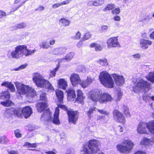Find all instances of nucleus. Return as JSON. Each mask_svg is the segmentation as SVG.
<instances>
[{
	"instance_id": "obj_1",
	"label": "nucleus",
	"mask_w": 154,
	"mask_h": 154,
	"mask_svg": "<svg viewBox=\"0 0 154 154\" xmlns=\"http://www.w3.org/2000/svg\"><path fill=\"white\" fill-rule=\"evenodd\" d=\"M36 51L35 49L29 50L27 49L26 45H20L15 48V50L11 52V55L12 58L19 59L23 55L26 56H29L34 54Z\"/></svg>"
},
{
	"instance_id": "obj_2",
	"label": "nucleus",
	"mask_w": 154,
	"mask_h": 154,
	"mask_svg": "<svg viewBox=\"0 0 154 154\" xmlns=\"http://www.w3.org/2000/svg\"><path fill=\"white\" fill-rule=\"evenodd\" d=\"M88 148L86 145L83 146V149L80 151V154H94L96 153L100 150L99 146L100 144L99 141L94 139L89 140L87 143Z\"/></svg>"
},
{
	"instance_id": "obj_3",
	"label": "nucleus",
	"mask_w": 154,
	"mask_h": 154,
	"mask_svg": "<svg viewBox=\"0 0 154 154\" xmlns=\"http://www.w3.org/2000/svg\"><path fill=\"white\" fill-rule=\"evenodd\" d=\"M63 104L59 103L57 104V106L55 108V110L58 109L60 113L59 108H60L66 111L68 116L69 122L75 125L79 118V112L78 111H74L72 109H68L66 106Z\"/></svg>"
},
{
	"instance_id": "obj_4",
	"label": "nucleus",
	"mask_w": 154,
	"mask_h": 154,
	"mask_svg": "<svg viewBox=\"0 0 154 154\" xmlns=\"http://www.w3.org/2000/svg\"><path fill=\"white\" fill-rule=\"evenodd\" d=\"M33 81L37 86L42 88H45L48 85L47 89L48 90H54V88L49 82L44 79L40 73L37 72L34 73Z\"/></svg>"
},
{
	"instance_id": "obj_5",
	"label": "nucleus",
	"mask_w": 154,
	"mask_h": 154,
	"mask_svg": "<svg viewBox=\"0 0 154 154\" xmlns=\"http://www.w3.org/2000/svg\"><path fill=\"white\" fill-rule=\"evenodd\" d=\"M99 79L101 83L108 88L114 87V83L111 75L105 71L101 72L99 75Z\"/></svg>"
},
{
	"instance_id": "obj_6",
	"label": "nucleus",
	"mask_w": 154,
	"mask_h": 154,
	"mask_svg": "<svg viewBox=\"0 0 154 154\" xmlns=\"http://www.w3.org/2000/svg\"><path fill=\"white\" fill-rule=\"evenodd\" d=\"M134 144L129 140H125L122 144H117L116 147L118 151L122 153L127 154L130 152L133 148Z\"/></svg>"
},
{
	"instance_id": "obj_7",
	"label": "nucleus",
	"mask_w": 154,
	"mask_h": 154,
	"mask_svg": "<svg viewBox=\"0 0 154 154\" xmlns=\"http://www.w3.org/2000/svg\"><path fill=\"white\" fill-rule=\"evenodd\" d=\"M114 119L117 122L124 125L126 120L123 114L118 109H114L112 112Z\"/></svg>"
},
{
	"instance_id": "obj_8",
	"label": "nucleus",
	"mask_w": 154,
	"mask_h": 154,
	"mask_svg": "<svg viewBox=\"0 0 154 154\" xmlns=\"http://www.w3.org/2000/svg\"><path fill=\"white\" fill-rule=\"evenodd\" d=\"M100 93V91L98 89H92L88 92V97L94 102L96 103L99 102Z\"/></svg>"
},
{
	"instance_id": "obj_9",
	"label": "nucleus",
	"mask_w": 154,
	"mask_h": 154,
	"mask_svg": "<svg viewBox=\"0 0 154 154\" xmlns=\"http://www.w3.org/2000/svg\"><path fill=\"white\" fill-rule=\"evenodd\" d=\"M136 86L144 91L145 93L147 92L151 89L150 83L143 80H140L138 82Z\"/></svg>"
},
{
	"instance_id": "obj_10",
	"label": "nucleus",
	"mask_w": 154,
	"mask_h": 154,
	"mask_svg": "<svg viewBox=\"0 0 154 154\" xmlns=\"http://www.w3.org/2000/svg\"><path fill=\"white\" fill-rule=\"evenodd\" d=\"M17 91L20 95H25L28 92L29 87L20 83H18L16 84Z\"/></svg>"
},
{
	"instance_id": "obj_11",
	"label": "nucleus",
	"mask_w": 154,
	"mask_h": 154,
	"mask_svg": "<svg viewBox=\"0 0 154 154\" xmlns=\"http://www.w3.org/2000/svg\"><path fill=\"white\" fill-rule=\"evenodd\" d=\"M106 44L109 48H115L118 46L119 44L118 40V37H112L107 40Z\"/></svg>"
},
{
	"instance_id": "obj_12",
	"label": "nucleus",
	"mask_w": 154,
	"mask_h": 154,
	"mask_svg": "<svg viewBox=\"0 0 154 154\" xmlns=\"http://www.w3.org/2000/svg\"><path fill=\"white\" fill-rule=\"evenodd\" d=\"M112 99L111 95L107 93L101 94L99 102L101 104L103 103L109 101H111Z\"/></svg>"
},
{
	"instance_id": "obj_13",
	"label": "nucleus",
	"mask_w": 154,
	"mask_h": 154,
	"mask_svg": "<svg viewBox=\"0 0 154 154\" xmlns=\"http://www.w3.org/2000/svg\"><path fill=\"white\" fill-rule=\"evenodd\" d=\"M48 104L47 102H39L36 103L35 107L37 111L39 113H42L47 109Z\"/></svg>"
},
{
	"instance_id": "obj_14",
	"label": "nucleus",
	"mask_w": 154,
	"mask_h": 154,
	"mask_svg": "<svg viewBox=\"0 0 154 154\" xmlns=\"http://www.w3.org/2000/svg\"><path fill=\"white\" fill-rule=\"evenodd\" d=\"M26 0H15L11 7V12H14L21 7L26 1Z\"/></svg>"
},
{
	"instance_id": "obj_15",
	"label": "nucleus",
	"mask_w": 154,
	"mask_h": 154,
	"mask_svg": "<svg viewBox=\"0 0 154 154\" xmlns=\"http://www.w3.org/2000/svg\"><path fill=\"white\" fill-rule=\"evenodd\" d=\"M70 79L72 84L73 86H76L81 82V80L79 75L75 73L72 74L70 77Z\"/></svg>"
},
{
	"instance_id": "obj_16",
	"label": "nucleus",
	"mask_w": 154,
	"mask_h": 154,
	"mask_svg": "<svg viewBox=\"0 0 154 154\" xmlns=\"http://www.w3.org/2000/svg\"><path fill=\"white\" fill-rule=\"evenodd\" d=\"M152 44V42L149 40L141 39L140 41V46L143 49H147L148 48V46L151 45Z\"/></svg>"
},
{
	"instance_id": "obj_17",
	"label": "nucleus",
	"mask_w": 154,
	"mask_h": 154,
	"mask_svg": "<svg viewBox=\"0 0 154 154\" xmlns=\"http://www.w3.org/2000/svg\"><path fill=\"white\" fill-rule=\"evenodd\" d=\"M77 97L75 99V101L79 102L82 104L84 103V100L85 98V96L84 95L82 91L78 89L76 91Z\"/></svg>"
},
{
	"instance_id": "obj_18",
	"label": "nucleus",
	"mask_w": 154,
	"mask_h": 154,
	"mask_svg": "<svg viewBox=\"0 0 154 154\" xmlns=\"http://www.w3.org/2000/svg\"><path fill=\"white\" fill-rule=\"evenodd\" d=\"M22 115L25 118L27 119L29 117L32 113V108L29 106H26L22 109Z\"/></svg>"
},
{
	"instance_id": "obj_19",
	"label": "nucleus",
	"mask_w": 154,
	"mask_h": 154,
	"mask_svg": "<svg viewBox=\"0 0 154 154\" xmlns=\"http://www.w3.org/2000/svg\"><path fill=\"white\" fill-rule=\"evenodd\" d=\"M55 94L58 100V102L60 103H63L64 94L61 90L57 89L55 91Z\"/></svg>"
},
{
	"instance_id": "obj_20",
	"label": "nucleus",
	"mask_w": 154,
	"mask_h": 154,
	"mask_svg": "<svg viewBox=\"0 0 154 154\" xmlns=\"http://www.w3.org/2000/svg\"><path fill=\"white\" fill-rule=\"evenodd\" d=\"M116 84L119 86H120L124 83V79L123 76L115 75L113 76Z\"/></svg>"
},
{
	"instance_id": "obj_21",
	"label": "nucleus",
	"mask_w": 154,
	"mask_h": 154,
	"mask_svg": "<svg viewBox=\"0 0 154 154\" xmlns=\"http://www.w3.org/2000/svg\"><path fill=\"white\" fill-rule=\"evenodd\" d=\"M67 94V98L70 100H73L76 98L75 91L72 88L69 89L66 91Z\"/></svg>"
},
{
	"instance_id": "obj_22",
	"label": "nucleus",
	"mask_w": 154,
	"mask_h": 154,
	"mask_svg": "<svg viewBox=\"0 0 154 154\" xmlns=\"http://www.w3.org/2000/svg\"><path fill=\"white\" fill-rule=\"evenodd\" d=\"M57 84L60 88L65 90L68 86L67 82L63 78L57 80Z\"/></svg>"
},
{
	"instance_id": "obj_23",
	"label": "nucleus",
	"mask_w": 154,
	"mask_h": 154,
	"mask_svg": "<svg viewBox=\"0 0 154 154\" xmlns=\"http://www.w3.org/2000/svg\"><path fill=\"white\" fill-rule=\"evenodd\" d=\"M146 124L144 123H140L137 128V131L138 133L142 134L146 133Z\"/></svg>"
},
{
	"instance_id": "obj_24",
	"label": "nucleus",
	"mask_w": 154,
	"mask_h": 154,
	"mask_svg": "<svg viewBox=\"0 0 154 154\" xmlns=\"http://www.w3.org/2000/svg\"><path fill=\"white\" fill-rule=\"evenodd\" d=\"M1 85L2 86L7 87L13 92L15 91V89L14 85L11 82L4 81L1 84Z\"/></svg>"
},
{
	"instance_id": "obj_25",
	"label": "nucleus",
	"mask_w": 154,
	"mask_h": 154,
	"mask_svg": "<svg viewBox=\"0 0 154 154\" xmlns=\"http://www.w3.org/2000/svg\"><path fill=\"white\" fill-rule=\"evenodd\" d=\"M60 113H59V110L58 109L55 110L54 115V118L53 120V122L54 124L56 125H59L60 124L59 119V116Z\"/></svg>"
},
{
	"instance_id": "obj_26",
	"label": "nucleus",
	"mask_w": 154,
	"mask_h": 154,
	"mask_svg": "<svg viewBox=\"0 0 154 154\" xmlns=\"http://www.w3.org/2000/svg\"><path fill=\"white\" fill-rule=\"evenodd\" d=\"M41 118H48L50 119L52 115L51 112L50 111L49 108H47L43 111Z\"/></svg>"
},
{
	"instance_id": "obj_27",
	"label": "nucleus",
	"mask_w": 154,
	"mask_h": 154,
	"mask_svg": "<svg viewBox=\"0 0 154 154\" xmlns=\"http://www.w3.org/2000/svg\"><path fill=\"white\" fill-rule=\"evenodd\" d=\"M146 126L149 131L154 134V121L152 120L148 122L146 124Z\"/></svg>"
},
{
	"instance_id": "obj_28",
	"label": "nucleus",
	"mask_w": 154,
	"mask_h": 154,
	"mask_svg": "<svg viewBox=\"0 0 154 154\" xmlns=\"http://www.w3.org/2000/svg\"><path fill=\"white\" fill-rule=\"evenodd\" d=\"M26 94L27 97L31 98H33L37 95L36 91L35 89L30 87Z\"/></svg>"
},
{
	"instance_id": "obj_29",
	"label": "nucleus",
	"mask_w": 154,
	"mask_h": 154,
	"mask_svg": "<svg viewBox=\"0 0 154 154\" xmlns=\"http://www.w3.org/2000/svg\"><path fill=\"white\" fill-rule=\"evenodd\" d=\"M5 113L9 118H13L14 117V108L13 107H11L6 109Z\"/></svg>"
},
{
	"instance_id": "obj_30",
	"label": "nucleus",
	"mask_w": 154,
	"mask_h": 154,
	"mask_svg": "<svg viewBox=\"0 0 154 154\" xmlns=\"http://www.w3.org/2000/svg\"><path fill=\"white\" fill-rule=\"evenodd\" d=\"M0 98L3 99L9 100L10 98V95L8 91H5L0 93Z\"/></svg>"
},
{
	"instance_id": "obj_31",
	"label": "nucleus",
	"mask_w": 154,
	"mask_h": 154,
	"mask_svg": "<svg viewBox=\"0 0 154 154\" xmlns=\"http://www.w3.org/2000/svg\"><path fill=\"white\" fill-rule=\"evenodd\" d=\"M26 26V23L24 22H21L13 26L12 27V30H16L18 29H21L25 28Z\"/></svg>"
},
{
	"instance_id": "obj_32",
	"label": "nucleus",
	"mask_w": 154,
	"mask_h": 154,
	"mask_svg": "<svg viewBox=\"0 0 154 154\" xmlns=\"http://www.w3.org/2000/svg\"><path fill=\"white\" fill-rule=\"evenodd\" d=\"M90 47L91 48H94L96 51H101L103 48L101 45L94 42L91 43L90 45Z\"/></svg>"
},
{
	"instance_id": "obj_33",
	"label": "nucleus",
	"mask_w": 154,
	"mask_h": 154,
	"mask_svg": "<svg viewBox=\"0 0 154 154\" xmlns=\"http://www.w3.org/2000/svg\"><path fill=\"white\" fill-rule=\"evenodd\" d=\"M96 108L94 106L91 107H90L88 110L86 112V114L87 115L89 119H91L93 117L92 115L93 114L94 112L96 111Z\"/></svg>"
},
{
	"instance_id": "obj_34",
	"label": "nucleus",
	"mask_w": 154,
	"mask_h": 154,
	"mask_svg": "<svg viewBox=\"0 0 154 154\" xmlns=\"http://www.w3.org/2000/svg\"><path fill=\"white\" fill-rule=\"evenodd\" d=\"M59 23L62 26H66L69 25L70 22L69 21L65 18H61L59 20Z\"/></svg>"
},
{
	"instance_id": "obj_35",
	"label": "nucleus",
	"mask_w": 154,
	"mask_h": 154,
	"mask_svg": "<svg viewBox=\"0 0 154 154\" xmlns=\"http://www.w3.org/2000/svg\"><path fill=\"white\" fill-rule=\"evenodd\" d=\"M0 103L3 106L8 107L14 105V103L12 101L8 99L6 100L5 101L1 102Z\"/></svg>"
},
{
	"instance_id": "obj_36",
	"label": "nucleus",
	"mask_w": 154,
	"mask_h": 154,
	"mask_svg": "<svg viewBox=\"0 0 154 154\" xmlns=\"http://www.w3.org/2000/svg\"><path fill=\"white\" fill-rule=\"evenodd\" d=\"M66 50V49L65 48H57L54 49V53L56 55L61 54L64 53Z\"/></svg>"
},
{
	"instance_id": "obj_37",
	"label": "nucleus",
	"mask_w": 154,
	"mask_h": 154,
	"mask_svg": "<svg viewBox=\"0 0 154 154\" xmlns=\"http://www.w3.org/2000/svg\"><path fill=\"white\" fill-rule=\"evenodd\" d=\"M60 67L59 64L57 65L56 67L53 70H51L49 74L50 78L54 77L55 76L56 72L58 70Z\"/></svg>"
},
{
	"instance_id": "obj_38",
	"label": "nucleus",
	"mask_w": 154,
	"mask_h": 154,
	"mask_svg": "<svg viewBox=\"0 0 154 154\" xmlns=\"http://www.w3.org/2000/svg\"><path fill=\"white\" fill-rule=\"evenodd\" d=\"M97 62L103 66H106L108 65L107 60L106 58L100 59Z\"/></svg>"
},
{
	"instance_id": "obj_39",
	"label": "nucleus",
	"mask_w": 154,
	"mask_h": 154,
	"mask_svg": "<svg viewBox=\"0 0 154 154\" xmlns=\"http://www.w3.org/2000/svg\"><path fill=\"white\" fill-rule=\"evenodd\" d=\"M146 78L148 80L152 83H154V71L149 72Z\"/></svg>"
},
{
	"instance_id": "obj_40",
	"label": "nucleus",
	"mask_w": 154,
	"mask_h": 154,
	"mask_svg": "<svg viewBox=\"0 0 154 154\" xmlns=\"http://www.w3.org/2000/svg\"><path fill=\"white\" fill-rule=\"evenodd\" d=\"M115 5L113 4H109L107 5L104 8L103 11L104 12H106L107 11H110L112 10L113 9L115 8Z\"/></svg>"
},
{
	"instance_id": "obj_41",
	"label": "nucleus",
	"mask_w": 154,
	"mask_h": 154,
	"mask_svg": "<svg viewBox=\"0 0 154 154\" xmlns=\"http://www.w3.org/2000/svg\"><path fill=\"white\" fill-rule=\"evenodd\" d=\"M22 114V109L20 108L18 109H14V117L16 116L18 117H21Z\"/></svg>"
},
{
	"instance_id": "obj_42",
	"label": "nucleus",
	"mask_w": 154,
	"mask_h": 154,
	"mask_svg": "<svg viewBox=\"0 0 154 154\" xmlns=\"http://www.w3.org/2000/svg\"><path fill=\"white\" fill-rule=\"evenodd\" d=\"M122 112L127 116H130L128 108L126 106L123 105L122 107Z\"/></svg>"
},
{
	"instance_id": "obj_43",
	"label": "nucleus",
	"mask_w": 154,
	"mask_h": 154,
	"mask_svg": "<svg viewBox=\"0 0 154 154\" xmlns=\"http://www.w3.org/2000/svg\"><path fill=\"white\" fill-rule=\"evenodd\" d=\"M39 100L44 102H47L48 100L46 97V94L45 92H43L40 94L39 96Z\"/></svg>"
},
{
	"instance_id": "obj_44",
	"label": "nucleus",
	"mask_w": 154,
	"mask_h": 154,
	"mask_svg": "<svg viewBox=\"0 0 154 154\" xmlns=\"http://www.w3.org/2000/svg\"><path fill=\"white\" fill-rule=\"evenodd\" d=\"M151 141L150 139L144 137L140 142V144L142 145H148L150 143Z\"/></svg>"
},
{
	"instance_id": "obj_45",
	"label": "nucleus",
	"mask_w": 154,
	"mask_h": 154,
	"mask_svg": "<svg viewBox=\"0 0 154 154\" xmlns=\"http://www.w3.org/2000/svg\"><path fill=\"white\" fill-rule=\"evenodd\" d=\"M92 36V34L90 32H87L84 35L82 39L84 41L88 40Z\"/></svg>"
},
{
	"instance_id": "obj_46",
	"label": "nucleus",
	"mask_w": 154,
	"mask_h": 154,
	"mask_svg": "<svg viewBox=\"0 0 154 154\" xmlns=\"http://www.w3.org/2000/svg\"><path fill=\"white\" fill-rule=\"evenodd\" d=\"M104 0H96L93 1V5L95 6H101L104 3Z\"/></svg>"
},
{
	"instance_id": "obj_47",
	"label": "nucleus",
	"mask_w": 154,
	"mask_h": 154,
	"mask_svg": "<svg viewBox=\"0 0 154 154\" xmlns=\"http://www.w3.org/2000/svg\"><path fill=\"white\" fill-rule=\"evenodd\" d=\"M41 48L44 49H48L50 46L47 42H43L40 45Z\"/></svg>"
},
{
	"instance_id": "obj_48",
	"label": "nucleus",
	"mask_w": 154,
	"mask_h": 154,
	"mask_svg": "<svg viewBox=\"0 0 154 154\" xmlns=\"http://www.w3.org/2000/svg\"><path fill=\"white\" fill-rule=\"evenodd\" d=\"M23 146H27L28 148H36L37 145L36 143H31L29 142H26L25 143Z\"/></svg>"
},
{
	"instance_id": "obj_49",
	"label": "nucleus",
	"mask_w": 154,
	"mask_h": 154,
	"mask_svg": "<svg viewBox=\"0 0 154 154\" xmlns=\"http://www.w3.org/2000/svg\"><path fill=\"white\" fill-rule=\"evenodd\" d=\"M73 56V54L70 52L67 54L65 56V59L67 61L70 60L72 58Z\"/></svg>"
},
{
	"instance_id": "obj_50",
	"label": "nucleus",
	"mask_w": 154,
	"mask_h": 154,
	"mask_svg": "<svg viewBox=\"0 0 154 154\" xmlns=\"http://www.w3.org/2000/svg\"><path fill=\"white\" fill-rule=\"evenodd\" d=\"M15 137L17 138H20L22 137V135L20 133V131L17 129L14 131V132Z\"/></svg>"
},
{
	"instance_id": "obj_51",
	"label": "nucleus",
	"mask_w": 154,
	"mask_h": 154,
	"mask_svg": "<svg viewBox=\"0 0 154 154\" xmlns=\"http://www.w3.org/2000/svg\"><path fill=\"white\" fill-rule=\"evenodd\" d=\"M93 79L92 78V77L91 76H88L87 77V79L85 80L88 86H89L90 85L92 82L93 81Z\"/></svg>"
},
{
	"instance_id": "obj_52",
	"label": "nucleus",
	"mask_w": 154,
	"mask_h": 154,
	"mask_svg": "<svg viewBox=\"0 0 154 154\" xmlns=\"http://www.w3.org/2000/svg\"><path fill=\"white\" fill-rule=\"evenodd\" d=\"M120 9L119 8H118L112 10L111 12L113 14L117 15L120 13Z\"/></svg>"
},
{
	"instance_id": "obj_53",
	"label": "nucleus",
	"mask_w": 154,
	"mask_h": 154,
	"mask_svg": "<svg viewBox=\"0 0 154 154\" xmlns=\"http://www.w3.org/2000/svg\"><path fill=\"white\" fill-rule=\"evenodd\" d=\"M80 85L83 88H85L88 86L85 80H83L82 82L79 83Z\"/></svg>"
},
{
	"instance_id": "obj_54",
	"label": "nucleus",
	"mask_w": 154,
	"mask_h": 154,
	"mask_svg": "<svg viewBox=\"0 0 154 154\" xmlns=\"http://www.w3.org/2000/svg\"><path fill=\"white\" fill-rule=\"evenodd\" d=\"M122 93L121 91L118 92L116 95V98L117 100H119L122 98Z\"/></svg>"
},
{
	"instance_id": "obj_55",
	"label": "nucleus",
	"mask_w": 154,
	"mask_h": 154,
	"mask_svg": "<svg viewBox=\"0 0 154 154\" xmlns=\"http://www.w3.org/2000/svg\"><path fill=\"white\" fill-rule=\"evenodd\" d=\"M97 112H99L100 113L102 114L105 115H108L109 114V112H107V111H104L103 110L101 109H97Z\"/></svg>"
},
{
	"instance_id": "obj_56",
	"label": "nucleus",
	"mask_w": 154,
	"mask_h": 154,
	"mask_svg": "<svg viewBox=\"0 0 154 154\" xmlns=\"http://www.w3.org/2000/svg\"><path fill=\"white\" fill-rule=\"evenodd\" d=\"M81 33L79 31L76 33L75 36L74 37V39H79L81 38Z\"/></svg>"
},
{
	"instance_id": "obj_57",
	"label": "nucleus",
	"mask_w": 154,
	"mask_h": 154,
	"mask_svg": "<svg viewBox=\"0 0 154 154\" xmlns=\"http://www.w3.org/2000/svg\"><path fill=\"white\" fill-rule=\"evenodd\" d=\"M7 15L6 13L2 10H0V18H2L4 17H5Z\"/></svg>"
},
{
	"instance_id": "obj_58",
	"label": "nucleus",
	"mask_w": 154,
	"mask_h": 154,
	"mask_svg": "<svg viewBox=\"0 0 154 154\" xmlns=\"http://www.w3.org/2000/svg\"><path fill=\"white\" fill-rule=\"evenodd\" d=\"M61 6L60 3H56L53 5L52 7L54 8H56Z\"/></svg>"
},
{
	"instance_id": "obj_59",
	"label": "nucleus",
	"mask_w": 154,
	"mask_h": 154,
	"mask_svg": "<svg viewBox=\"0 0 154 154\" xmlns=\"http://www.w3.org/2000/svg\"><path fill=\"white\" fill-rule=\"evenodd\" d=\"M71 1V0H66L60 3L61 6L68 4Z\"/></svg>"
},
{
	"instance_id": "obj_60",
	"label": "nucleus",
	"mask_w": 154,
	"mask_h": 154,
	"mask_svg": "<svg viewBox=\"0 0 154 154\" xmlns=\"http://www.w3.org/2000/svg\"><path fill=\"white\" fill-rule=\"evenodd\" d=\"M150 98V97L147 95H145L143 96V100L147 101Z\"/></svg>"
},
{
	"instance_id": "obj_61",
	"label": "nucleus",
	"mask_w": 154,
	"mask_h": 154,
	"mask_svg": "<svg viewBox=\"0 0 154 154\" xmlns=\"http://www.w3.org/2000/svg\"><path fill=\"white\" fill-rule=\"evenodd\" d=\"M44 9V8L43 6L40 5L39 7L35 10V11L38 10L39 11H41Z\"/></svg>"
},
{
	"instance_id": "obj_62",
	"label": "nucleus",
	"mask_w": 154,
	"mask_h": 154,
	"mask_svg": "<svg viewBox=\"0 0 154 154\" xmlns=\"http://www.w3.org/2000/svg\"><path fill=\"white\" fill-rule=\"evenodd\" d=\"M8 153L9 154H19V153L17 151L14 150L9 151H8Z\"/></svg>"
},
{
	"instance_id": "obj_63",
	"label": "nucleus",
	"mask_w": 154,
	"mask_h": 154,
	"mask_svg": "<svg viewBox=\"0 0 154 154\" xmlns=\"http://www.w3.org/2000/svg\"><path fill=\"white\" fill-rule=\"evenodd\" d=\"M113 19L116 21H119L120 20V17L117 15H116L114 17Z\"/></svg>"
},
{
	"instance_id": "obj_64",
	"label": "nucleus",
	"mask_w": 154,
	"mask_h": 154,
	"mask_svg": "<svg viewBox=\"0 0 154 154\" xmlns=\"http://www.w3.org/2000/svg\"><path fill=\"white\" fill-rule=\"evenodd\" d=\"M83 44V43L82 41V40H81L77 43V45L78 47L80 48L82 46Z\"/></svg>"
}]
</instances>
